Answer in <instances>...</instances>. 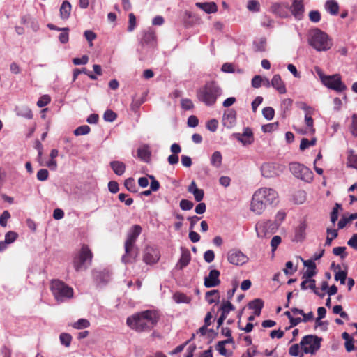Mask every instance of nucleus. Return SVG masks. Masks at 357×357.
<instances>
[{
  "mask_svg": "<svg viewBox=\"0 0 357 357\" xmlns=\"http://www.w3.org/2000/svg\"><path fill=\"white\" fill-rule=\"evenodd\" d=\"M279 202L278 192L272 188L262 187L253 194L250 209L256 215H261L268 206H275Z\"/></svg>",
  "mask_w": 357,
  "mask_h": 357,
  "instance_id": "1",
  "label": "nucleus"
},
{
  "mask_svg": "<svg viewBox=\"0 0 357 357\" xmlns=\"http://www.w3.org/2000/svg\"><path fill=\"white\" fill-rule=\"evenodd\" d=\"M158 320V316L156 312L146 310L128 317L126 323L130 328L137 332H142L151 329Z\"/></svg>",
  "mask_w": 357,
  "mask_h": 357,
  "instance_id": "2",
  "label": "nucleus"
},
{
  "mask_svg": "<svg viewBox=\"0 0 357 357\" xmlns=\"http://www.w3.org/2000/svg\"><path fill=\"white\" fill-rule=\"evenodd\" d=\"M222 93V89L216 82L209 81L197 90V97L206 106H213Z\"/></svg>",
  "mask_w": 357,
  "mask_h": 357,
  "instance_id": "3",
  "label": "nucleus"
},
{
  "mask_svg": "<svg viewBox=\"0 0 357 357\" xmlns=\"http://www.w3.org/2000/svg\"><path fill=\"white\" fill-rule=\"evenodd\" d=\"M308 43L317 51H327L333 45L331 38L321 29L315 28L311 29L308 33Z\"/></svg>",
  "mask_w": 357,
  "mask_h": 357,
  "instance_id": "4",
  "label": "nucleus"
},
{
  "mask_svg": "<svg viewBox=\"0 0 357 357\" xmlns=\"http://www.w3.org/2000/svg\"><path fill=\"white\" fill-rule=\"evenodd\" d=\"M50 290L58 302H63L73 296V288L59 280L51 282Z\"/></svg>",
  "mask_w": 357,
  "mask_h": 357,
  "instance_id": "5",
  "label": "nucleus"
},
{
  "mask_svg": "<svg viewBox=\"0 0 357 357\" xmlns=\"http://www.w3.org/2000/svg\"><path fill=\"white\" fill-rule=\"evenodd\" d=\"M92 257L93 254L89 248L83 245L73 259V266L75 271L79 272L86 270L91 265Z\"/></svg>",
  "mask_w": 357,
  "mask_h": 357,
  "instance_id": "6",
  "label": "nucleus"
},
{
  "mask_svg": "<svg viewBox=\"0 0 357 357\" xmlns=\"http://www.w3.org/2000/svg\"><path fill=\"white\" fill-rule=\"evenodd\" d=\"M316 72L319 76L322 84L327 88L337 92H342L347 89L345 84L342 82L341 77L339 74L324 75L319 68H316Z\"/></svg>",
  "mask_w": 357,
  "mask_h": 357,
  "instance_id": "7",
  "label": "nucleus"
},
{
  "mask_svg": "<svg viewBox=\"0 0 357 357\" xmlns=\"http://www.w3.org/2000/svg\"><path fill=\"white\" fill-rule=\"evenodd\" d=\"M303 265L307 268L303 278L305 279L301 284L302 289H314L315 288V280L312 278L315 275L316 264L313 260H303Z\"/></svg>",
  "mask_w": 357,
  "mask_h": 357,
  "instance_id": "8",
  "label": "nucleus"
},
{
  "mask_svg": "<svg viewBox=\"0 0 357 357\" xmlns=\"http://www.w3.org/2000/svg\"><path fill=\"white\" fill-rule=\"evenodd\" d=\"M289 170L295 177L305 182L310 183L313 180V172L303 164L296 162H291Z\"/></svg>",
  "mask_w": 357,
  "mask_h": 357,
  "instance_id": "9",
  "label": "nucleus"
},
{
  "mask_svg": "<svg viewBox=\"0 0 357 357\" xmlns=\"http://www.w3.org/2000/svg\"><path fill=\"white\" fill-rule=\"evenodd\" d=\"M321 341V338L314 335L304 336L300 342L303 352L314 354L320 349Z\"/></svg>",
  "mask_w": 357,
  "mask_h": 357,
  "instance_id": "10",
  "label": "nucleus"
},
{
  "mask_svg": "<svg viewBox=\"0 0 357 357\" xmlns=\"http://www.w3.org/2000/svg\"><path fill=\"white\" fill-rule=\"evenodd\" d=\"M278 228L277 223H273L272 220H262L257 222L255 231L258 238H267L274 234Z\"/></svg>",
  "mask_w": 357,
  "mask_h": 357,
  "instance_id": "11",
  "label": "nucleus"
},
{
  "mask_svg": "<svg viewBox=\"0 0 357 357\" xmlns=\"http://www.w3.org/2000/svg\"><path fill=\"white\" fill-rule=\"evenodd\" d=\"M283 166L276 162H266L261 167V174L266 178L278 176L283 172Z\"/></svg>",
  "mask_w": 357,
  "mask_h": 357,
  "instance_id": "12",
  "label": "nucleus"
},
{
  "mask_svg": "<svg viewBox=\"0 0 357 357\" xmlns=\"http://www.w3.org/2000/svg\"><path fill=\"white\" fill-rule=\"evenodd\" d=\"M227 260L233 265L242 266L248 261L249 258L241 250L231 249L227 253Z\"/></svg>",
  "mask_w": 357,
  "mask_h": 357,
  "instance_id": "13",
  "label": "nucleus"
},
{
  "mask_svg": "<svg viewBox=\"0 0 357 357\" xmlns=\"http://www.w3.org/2000/svg\"><path fill=\"white\" fill-rule=\"evenodd\" d=\"M125 252L122 257V261L125 264L133 262L138 255V250L132 244H125Z\"/></svg>",
  "mask_w": 357,
  "mask_h": 357,
  "instance_id": "14",
  "label": "nucleus"
},
{
  "mask_svg": "<svg viewBox=\"0 0 357 357\" xmlns=\"http://www.w3.org/2000/svg\"><path fill=\"white\" fill-rule=\"evenodd\" d=\"M235 138L243 145H250L254 142L253 132L251 128L246 127L243 133H234Z\"/></svg>",
  "mask_w": 357,
  "mask_h": 357,
  "instance_id": "15",
  "label": "nucleus"
},
{
  "mask_svg": "<svg viewBox=\"0 0 357 357\" xmlns=\"http://www.w3.org/2000/svg\"><path fill=\"white\" fill-rule=\"evenodd\" d=\"M220 273L216 269L211 270L208 276L204 278V286L207 288L215 287L220 284Z\"/></svg>",
  "mask_w": 357,
  "mask_h": 357,
  "instance_id": "16",
  "label": "nucleus"
},
{
  "mask_svg": "<svg viewBox=\"0 0 357 357\" xmlns=\"http://www.w3.org/2000/svg\"><path fill=\"white\" fill-rule=\"evenodd\" d=\"M290 10L294 17L301 20L304 14L305 8L303 0H292V4L290 7Z\"/></svg>",
  "mask_w": 357,
  "mask_h": 357,
  "instance_id": "17",
  "label": "nucleus"
},
{
  "mask_svg": "<svg viewBox=\"0 0 357 357\" xmlns=\"http://www.w3.org/2000/svg\"><path fill=\"white\" fill-rule=\"evenodd\" d=\"M160 256V252L157 249L148 247L145 250L144 261L146 264H153L159 260Z\"/></svg>",
  "mask_w": 357,
  "mask_h": 357,
  "instance_id": "18",
  "label": "nucleus"
},
{
  "mask_svg": "<svg viewBox=\"0 0 357 357\" xmlns=\"http://www.w3.org/2000/svg\"><path fill=\"white\" fill-rule=\"evenodd\" d=\"M236 120V112L234 109H229L225 112L222 117V123L223 125L228 128H232L235 123Z\"/></svg>",
  "mask_w": 357,
  "mask_h": 357,
  "instance_id": "19",
  "label": "nucleus"
},
{
  "mask_svg": "<svg viewBox=\"0 0 357 357\" xmlns=\"http://www.w3.org/2000/svg\"><path fill=\"white\" fill-rule=\"evenodd\" d=\"M271 86H273L280 94L287 93V89L284 82L282 81L279 74L274 75L271 79Z\"/></svg>",
  "mask_w": 357,
  "mask_h": 357,
  "instance_id": "20",
  "label": "nucleus"
},
{
  "mask_svg": "<svg viewBox=\"0 0 357 357\" xmlns=\"http://www.w3.org/2000/svg\"><path fill=\"white\" fill-rule=\"evenodd\" d=\"M142 232V227L139 225H135L130 229L128 237L125 244L135 245V241Z\"/></svg>",
  "mask_w": 357,
  "mask_h": 357,
  "instance_id": "21",
  "label": "nucleus"
},
{
  "mask_svg": "<svg viewBox=\"0 0 357 357\" xmlns=\"http://www.w3.org/2000/svg\"><path fill=\"white\" fill-rule=\"evenodd\" d=\"M191 260V255L188 250H182L181 257L176 264V268L182 270L187 266Z\"/></svg>",
  "mask_w": 357,
  "mask_h": 357,
  "instance_id": "22",
  "label": "nucleus"
},
{
  "mask_svg": "<svg viewBox=\"0 0 357 357\" xmlns=\"http://www.w3.org/2000/svg\"><path fill=\"white\" fill-rule=\"evenodd\" d=\"M305 123L306 125V128L304 130H298V131L301 134H314L315 132V129L314 128V121L312 118V114H310L309 113H305Z\"/></svg>",
  "mask_w": 357,
  "mask_h": 357,
  "instance_id": "23",
  "label": "nucleus"
},
{
  "mask_svg": "<svg viewBox=\"0 0 357 357\" xmlns=\"http://www.w3.org/2000/svg\"><path fill=\"white\" fill-rule=\"evenodd\" d=\"M195 6L208 14L215 13L218 10V7L215 2H197L195 3Z\"/></svg>",
  "mask_w": 357,
  "mask_h": 357,
  "instance_id": "24",
  "label": "nucleus"
},
{
  "mask_svg": "<svg viewBox=\"0 0 357 357\" xmlns=\"http://www.w3.org/2000/svg\"><path fill=\"white\" fill-rule=\"evenodd\" d=\"M15 111L18 116L27 119H31L33 116L31 109L26 105L17 106L15 107Z\"/></svg>",
  "mask_w": 357,
  "mask_h": 357,
  "instance_id": "25",
  "label": "nucleus"
},
{
  "mask_svg": "<svg viewBox=\"0 0 357 357\" xmlns=\"http://www.w3.org/2000/svg\"><path fill=\"white\" fill-rule=\"evenodd\" d=\"M324 8L331 15H337L339 13V4L335 0H327Z\"/></svg>",
  "mask_w": 357,
  "mask_h": 357,
  "instance_id": "26",
  "label": "nucleus"
},
{
  "mask_svg": "<svg viewBox=\"0 0 357 357\" xmlns=\"http://www.w3.org/2000/svg\"><path fill=\"white\" fill-rule=\"evenodd\" d=\"M110 167L118 176L123 175L126 170V165L123 162L118 160L111 162Z\"/></svg>",
  "mask_w": 357,
  "mask_h": 357,
  "instance_id": "27",
  "label": "nucleus"
},
{
  "mask_svg": "<svg viewBox=\"0 0 357 357\" xmlns=\"http://www.w3.org/2000/svg\"><path fill=\"white\" fill-rule=\"evenodd\" d=\"M307 224L305 222H301L295 230V238L297 241H303L305 237V230Z\"/></svg>",
  "mask_w": 357,
  "mask_h": 357,
  "instance_id": "28",
  "label": "nucleus"
},
{
  "mask_svg": "<svg viewBox=\"0 0 357 357\" xmlns=\"http://www.w3.org/2000/svg\"><path fill=\"white\" fill-rule=\"evenodd\" d=\"M222 156L219 151L213 152L211 158L210 163L215 168H220L222 165Z\"/></svg>",
  "mask_w": 357,
  "mask_h": 357,
  "instance_id": "29",
  "label": "nucleus"
},
{
  "mask_svg": "<svg viewBox=\"0 0 357 357\" xmlns=\"http://www.w3.org/2000/svg\"><path fill=\"white\" fill-rule=\"evenodd\" d=\"M71 5L68 1H64L60 8V15L63 20H67L70 15Z\"/></svg>",
  "mask_w": 357,
  "mask_h": 357,
  "instance_id": "30",
  "label": "nucleus"
},
{
  "mask_svg": "<svg viewBox=\"0 0 357 357\" xmlns=\"http://www.w3.org/2000/svg\"><path fill=\"white\" fill-rule=\"evenodd\" d=\"M93 275L98 284H106L109 280V273L106 272L93 271Z\"/></svg>",
  "mask_w": 357,
  "mask_h": 357,
  "instance_id": "31",
  "label": "nucleus"
},
{
  "mask_svg": "<svg viewBox=\"0 0 357 357\" xmlns=\"http://www.w3.org/2000/svg\"><path fill=\"white\" fill-rule=\"evenodd\" d=\"M249 307L255 310V316H259L264 306V302L261 299H255L249 303Z\"/></svg>",
  "mask_w": 357,
  "mask_h": 357,
  "instance_id": "32",
  "label": "nucleus"
},
{
  "mask_svg": "<svg viewBox=\"0 0 357 357\" xmlns=\"http://www.w3.org/2000/svg\"><path fill=\"white\" fill-rule=\"evenodd\" d=\"M137 155L141 160L147 161L151 155L149 146L144 145L143 146L139 148L137 150Z\"/></svg>",
  "mask_w": 357,
  "mask_h": 357,
  "instance_id": "33",
  "label": "nucleus"
},
{
  "mask_svg": "<svg viewBox=\"0 0 357 357\" xmlns=\"http://www.w3.org/2000/svg\"><path fill=\"white\" fill-rule=\"evenodd\" d=\"M155 40V35L153 31H148L144 33L142 42L144 44L153 45Z\"/></svg>",
  "mask_w": 357,
  "mask_h": 357,
  "instance_id": "34",
  "label": "nucleus"
},
{
  "mask_svg": "<svg viewBox=\"0 0 357 357\" xmlns=\"http://www.w3.org/2000/svg\"><path fill=\"white\" fill-rule=\"evenodd\" d=\"M173 298L176 303H190L191 298L185 294L177 292L173 296Z\"/></svg>",
  "mask_w": 357,
  "mask_h": 357,
  "instance_id": "35",
  "label": "nucleus"
},
{
  "mask_svg": "<svg viewBox=\"0 0 357 357\" xmlns=\"http://www.w3.org/2000/svg\"><path fill=\"white\" fill-rule=\"evenodd\" d=\"M233 338H229L224 341L218 342L216 346V349L218 351L220 354L227 356L228 354L227 350L226 349L225 345V344L232 342Z\"/></svg>",
  "mask_w": 357,
  "mask_h": 357,
  "instance_id": "36",
  "label": "nucleus"
},
{
  "mask_svg": "<svg viewBox=\"0 0 357 357\" xmlns=\"http://www.w3.org/2000/svg\"><path fill=\"white\" fill-rule=\"evenodd\" d=\"M255 49L258 52H264L266 49V39L264 37L256 39L254 41Z\"/></svg>",
  "mask_w": 357,
  "mask_h": 357,
  "instance_id": "37",
  "label": "nucleus"
},
{
  "mask_svg": "<svg viewBox=\"0 0 357 357\" xmlns=\"http://www.w3.org/2000/svg\"><path fill=\"white\" fill-rule=\"evenodd\" d=\"M205 298L209 304L216 302L219 298V293L218 290H211L206 293Z\"/></svg>",
  "mask_w": 357,
  "mask_h": 357,
  "instance_id": "38",
  "label": "nucleus"
},
{
  "mask_svg": "<svg viewBox=\"0 0 357 357\" xmlns=\"http://www.w3.org/2000/svg\"><path fill=\"white\" fill-rule=\"evenodd\" d=\"M234 309V306L229 301H225L222 303L220 307L221 314L227 317L229 313Z\"/></svg>",
  "mask_w": 357,
  "mask_h": 357,
  "instance_id": "39",
  "label": "nucleus"
},
{
  "mask_svg": "<svg viewBox=\"0 0 357 357\" xmlns=\"http://www.w3.org/2000/svg\"><path fill=\"white\" fill-rule=\"evenodd\" d=\"M317 142V139L315 137L311 139L310 140L303 138L301 139V144H300V149L301 151H304L306 149H308L310 146H314Z\"/></svg>",
  "mask_w": 357,
  "mask_h": 357,
  "instance_id": "40",
  "label": "nucleus"
},
{
  "mask_svg": "<svg viewBox=\"0 0 357 357\" xmlns=\"http://www.w3.org/2000/svg\"><path fill=\"white\" fill-rule=\"evenodd\" d=\"M289 354L292 356H300L303 354L301 344H294L291 345L289 349Z\"/></svg>",
  "mask_w": 357,
  "mask_h": 357,
  "instance_id": "41",
  "label": "nucleus"
},
{
  "mask_svg": "<svg viewBox=\"0 0 357 357\" xmlns=\"http://www.w3.org/2000/svg\"><path fill=\"white\" fill-rule=\"evenodd\" d=\"M90 326L89 321L86 319H79L73 324V327L75 329H83Z\"/></svg>",
  "mask_w": 357,
  "mask_h": 357,
  "instance_id": "42",
  "label": "nucleus"
},
{
  "mask_svg": "<svg viewBox=\"0 0 357 357\" xmlns=\"http://www.w3.org/2000/svg\"><path fill=\"white\" fill-rule=\"evenodd\" d=\"M61 33L59 36V40L62 44H66L69 40V29L68 27L62 28Z\"/></svg>",
  "mask_w": 357,
  "mask_h": 357,
  "instance_id": "43",
  "label": "nucleus"
},
{
  "mask_svg": "<svg viewBox=\"0 0 357 357\" xmlns=\"http://www.w3.org/2000/svg\"><path fill=\"white\" fill-rule=\"evenodd\" d=\"M285 218H286V213L282 210H280L277 212V213L275 216V220L273 222V223H277V227L279 228L280 225L284 221Z\"/></svg>",
  "mask_w": 357,
  "mask_h": 357,
  "instance_id": "44",
  "label": "nucleus"
},
{
  "mask_svg": "<svg viewBox=\"0 0 357 357\" xmlns=\"http://www.w3.org/2000/svg\"><path fill=\"white\" fill-rule=\"evenodd\" d=\"M247 8L251 12H258L260 10V4L257 0H250L247 4Z\"/></svg>",
  "mask_w": 357,
  "mask_h": 357,
  "instance_id": "45",
  "label": "nucleus"
},
{
  "mask_svg": "<svg viewBox=\"0 0 357 357\" xmlns=\"http://www.w3.org/2000/svg\"><path fill=\"white\" fill-rule=\"evenodd\" d=\"M263 116L267 120H272L275 115V111L273 107H266L262 110Z\"/></svg>",
  "mask_w": 357,
  "mask_h": 357,
  "instance_id": "46",
  "label": "nucleus"
},
{
  "mask_svg": "<svg viewBox=\"0 0 357 357\" xmlns=\"http://www.w3.org/2000/svg\"><path fill=\"white\" fill-rule=\"evenodd\" d=\"M90 127L86 125L81 126L74 130V135L76 136L86 135L90 132Z\"/></svg>",
  "mask_w": 357,
  "mask_h": 357,
  "instance_id": "47",
  "label": "nucleus"
},
{
  "mask_svg": "<svg viewBox=\"0 0 357 357\" xmlns=\"http://www.w3.org/2000/svg\"><path fill=\"white\" fill-rule=\"evenodd\" d=\"M124 185L128 191L132 192H136V185L134 178H128L126 179L124 182Z\"/></svg>",
  "mask_w": 357,
  "mask_h": 357,
  "instance_id": "48",
  "label": "nucleus"
},
{
  "mask_svg": "<svg viewBox=\"0 0 357 357\" xmlns=\"http://www.w3.org/2000/svg\"><path fill=\"white\" fill-rule=\"evenodd\" d=\"M17 237H18V234L16 232L10 231L6 234L4 241L8 244H10V243H13V242H15V240L17 238Z\"/></svg>",
  "mask_w": 357,
  "mask_h": 357,
  "instance_id": "49",
  "label": "nucleus"
},
{
  "mask_svg": "<svg viewBox=\"0 0 357 357\" xmlns=\"http://www.w3.org/2000/svg\"><path fill=\"white\" fill-rule=\"evenodd\" d=\"M103 119L105 121L113 122L116 119V114L112 110L107 109L104 113Z\"/></svg>",
  "mask_w": 357,
  "mask_h": 357,
  "instance_id": "50",
  "label": "nucleus"
},
{
  "mask_svg": "<svg viewBox=\"0 0 357 357\" xmlns=\"http://www.w3.org/2000/svg\"><path fill=\"white\" fill-rule=\"evenodd\" d=\"M59 339L62 344L68 347L70 344L72 337L68 333H63L60 335Z\"/></svg>",
  "mask_w": 357,
  "mask_h": 357,
  "instance_id": "51",
  "label": "nucleus"
},
{
  "mask_svg": "<svg viewBox=\"0 0 357 357\" xmlns=\"http://www.w3.org/2000/svg\"><path fill=\"white\" fill-rule=\"evenodd\" d=\"M347 272L344 271H339L335 274V280L340 281V284H344L347 279Z\"/></svg>",
  "mask_w": 357,
  "mask_h": 357,
  "instance_id": "52",
  "label": "nucleus"
},
{
  "mask_svg": "<svg viewBox=\"0 0 357 357\" xmlns=\"http://www.w3.org/2000/svg\"><path fill=\"white\" fill-rule=\"evenodd\" d=\"M348 165L357 169V154H354L352 151L348 156Z\"/></svg>",
  "mask_w": 357,
  "mask_h": 357,
  "instance_id": "53",
  "label": "nucleus"
},
{
  "mask_svg": "<svg viewBox=\"0 0 357 357\" xmlns=\"http://www.w3.org/2000/svg\"><path fill=\"white\" fill-rule=\"evenodd\" d=\"M305 200V192L303 190H299L296 192L294 195V202L296 204H303Z\"/></svg>",
  "mask_w": 357,
  "mask_h": 357,
  "instance_id": "54",
  "label": "nucleus"
},
{
  "mask_svg": "<svg viewBox=\"0 0 357 357\" xmlns=\"http://www.w3.org/2000/svg\"><path fill=\"white\" fill-rule=\"evenodd\" d=\"M84 36L86 40L89 42V45L90 47L93 46V40L96 38V34L90 30L85 31L84 33Z\"/></svg>",
  "mask_w": 357,
  "mask_h": 357,
  "instance_id": "55",
  "label": "nucleus"
},
{
  "mask_svg": "<svg viewBox=\"0 0 357 357\" xmlns=\"http://www.w3.org/2000/svg\"><path fill=\"white\" fill-rule=\"evenodd\" d=\"M333 312L334 314H340L343 319H349L347 313L342 310V307L340 305H335L333 308Z\"/></svg>",
  "mask_w": 357,
  "mask_h": 357,
  "instance_id": "56",
  "label": "nucleus"
},
{
  "mask_svg": "<svg viewBox=\"0 0 357 357\" xmlns=\"http://www.w3.org/2000/svg\"><path fill=\"white\" fill-rule=\"evenodd\" d=\"M278 123H271L268 124L263 125L261 126V130L264 132H271L275 130L278 128Z\"/></svg>",
  "mask_w": 357,
  "mask_h": 357,
  "instance_id": "57",
  "label": "nucleus"
},
{
  "mask_svg": "<svg viewBox=\"0 0 357 357\" xmlns=\"http://www.w3.org/2000/svg\"><path fill=\"white\" fill-rule=\"evenodd\" d=\"M309 19L312 22L317 23L321 20V14L318 10H311L309 13Z\"/></svg>",
  "mask_w": 357,
  "mask_h": 357,
  "instance_id": "58",
  "label": "nucleus"
},
{
  "mask_svg": "<svg viewBox=\"0 0 357 357\" xmlns=\"http://www.w3.org/2000/svg\"><path fill=\"white\" fill-rule=\"evenodd\" d=\"M345 247H335L333 249V253L335 255L340 256V257L344 259L347 256V254L345 252Z\"/></svg>",
  "mask_w": 357,
  "mask_h": 357,
  "instance_id": "59",
  "label": "nucleus"
},
{
  "mask_svg": "<svg viewBox=\"0 0 357 357\" xmlns=\"http://www.w3.org/2000/svg\"><path fill=\"white\" fill-rule=\"evenodd\" d=\"M181 107L185 110H190L194 107L192 101L189 98H183L181 101Z\"/></svg>",
  "mask_w": 357,
  "mask_h": 357,
  "instance_id": "60",
  "label": "nucleus"
},
{
  "mask_svg": "<svg viewBox=\"0 0 357 357\" xmlns=\"http://www.w3.org/2000/svg\"><path fill=\"white\" fill-rule=\"evenodd\" d=\"M50 97L48 95H44L40 98L37 102V106L38 107H43L50 102Z\"/></svg>",
  "mask_w": 357,
  "mask_h": 357,
  "instance_id": "61",
  "label": "nucleus"
},
{
  "mask_svg": "<svg viewBox=\"0 0 357 357\" xmlns=\"http://www.w3.org/2000/svg\"><path fill=\"white\" fill-rule=\"evenodd\" d=\"M194 204L191 201L182 199L180 202V207L183 211H188L192 208Z\"/></svg>",
  "mask_w": 357,
  "mask_h": 357,
  "instance_id": "62",
  "label": "nucleus"
},
{
  "mask_svg": "<svg viewBox=\"0 0 357 357\" xmlns=\"http://www.w3.org/2000/svg\"><path fill=\"white\" fill-rule=\"evenodd\" d=\"M206 126L208 130H210L211 132H215V131H216V130L218 128V121L216 119H213L206 123Z\"/></svg>",
  "mask_w": 357,
  "mask_h": 357,
  "instance_id": "63",
  "label": "nucleus"
},
{
  "mask_svg": "<svg viewBox=\"0 0 357 357\" xmlns=\"http://www.w3.org/2000/svg\"><path fill=\"white\" fill-rule=\"evenodd\" d=\"M351 132L354 137H357V114H354L352 116Z\"/></svg>",
  "mask_w": 357,
  "mask_h": 357,
  "instance_id": "64",
  "label": "nucleus"
}]
</instances>
